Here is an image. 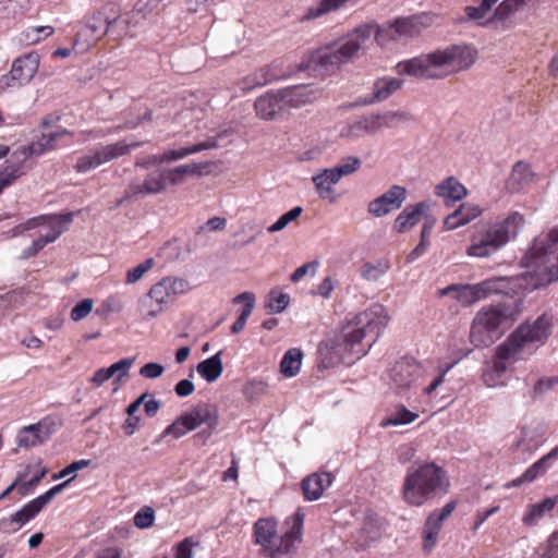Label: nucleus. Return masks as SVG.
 I'll list each match as a JSON object with an SVG mask.
<instances>
[{
    "label": "nucleus",
    "mask_w": 558,
    "mask_h": 558,
    "mask_svg": "<svg viewBox=\"0 0 558 558\" xmlns=\"http://www.w3.org/2000/svg\"><path fill=\"white\" fill-rule=\"evenodd\" d=\"M476 59L477 50L473 46L450 45L444 49L400 61L396 70L400 75L439 80L470 69Z\"/></svg>",
    "instance_id": "nucleus-1"
},
{
    "label": "nucleus",
    "mask_w": 558,
    "mask_h": 558,
    "mask_svg": "<svg viewBox=\"0 0 558 558\" xmlns=\"http://www.w3.org/2000/svg\"><path fill=\"white\" fill-rule=\"evenodd\" d=\"M524 288L535 290L558 280V226L535 238L523 258Z\"/></svg>",
    "instance_id": "nucleus-2"
},
{
    "label": "nucleus",
    "mask_w": 558,
    "mask_h": 558,
    "mask_svg": "<svg viewBox=\"0 0 558 558\" xmlns=\"http://www.w3.org/2000/svg\"><path fill=\"white\" fill-rule=\"evenodd\" d=\"M550 325V319L546 315L537 317L532 324H521L496 349L493 360L494 371L502 374L510 364L531 355L547 340Z\"/></svg>",
    "instance_id": "nucleus-3"
},
{
    "label": "nucleus",
    "mask_w": 558,
    "mask_h": 558,
    "mask_svg": "<svg viewBox=\"0 0 558 558\" xmlns=\"http://www.w3.org/2000/svg\"><path fill=\"white\" fill-rule=\"evenodd\" d=\"M450 487L449 476L441 466L425 462L408 470L401 495L411 507H421L439 494H447Z\"/></svg>",
    "instance_id": "nucleus-4"
},
{
    "label": "nucleus",
    "mask_w": 558,
    "mask_h": 558,
    "mask_svg": "<svg viewBox=\"0 0 558 558\" xmlns=\"http://www.w3.org/2000/svg\"><path fill=\"white\" fill-rule=\"evenodd\" d=\"M523 223L524 217L518 211L510 213L502 220L480 221L474 226L466 254L480 258L492 256L517 236Z\"/></svg>",
    "instance_id": "nucleus-5"
},
{
    "label": "nucleus",
    "mask_w": 558,
    "mask_h": 558,
    "mask_svg": "<svg viewBox=\"0 0 558 558\" xmlns=\"http://www.w3.org/2000/svg\"><path fill=\"white\" fill-rule=\"evenodd\" d=\"M304 515L296 512L286 520L287 530L282 535L277 533V522L271 519H259L254 524L255 541L260 545V553L269 558H279L295 551L301 542Z\"/></svg>",
    "instance_id": "nucleus-6"
},
{
    "label": "nucleus",
    "mask_w": 558,
    "mask_h": 558,
    "mask_svg": "<svg viewBox=\"0 0 558 558\" xmlns=\"http://www.w3.org/2000/svg\"><path fill=\"white\" fill-rule=\"evenodd\" d=\"M386 310L380 304L356 314L351 320V360H360L367 354L388 324Z\"/></svg>",
    "instance_id": "nucleus-7"
},
{
    "label": "nucleus",
    "mask_w": 558,
    "mask_h": 558,
    "mask_svg": "<svg viewBox=\"0 0 558 558\" xmlns=\"http://www.w3.org/2000/svg\"><path fill=\"white\" fill-rule=\"evenodd\" d=\"M514 319V311L507 304L484 306L472 322L470 340L475 347H488L502 333L500 327Z\"/></svg>",
    "instance_id": "nucleus-8"
},
{
    "label": "nucleus",
    "mask_w": 558,
    "mask_h": 558,
    "mask_svg": "<svg viewBox=\"0 0 558 558\" xmlns=\"http://www.w3.org/2000/svg\"><path fill=\"white\" fill-rule=\"evenodd\" d=\"M124 27L123 17L120 15V9L116 3H107L97 11L77 33V37L87 41H97L106 34H112L117 37L119 31Z\"/></svg>",
    "instance_id": "nucleus-9"
},
{
    "label": "nucleus",
    "mask_w": 558,
    "mask_h": 558,
    "mask_svg": "<svg viewBox=\"0 0 558 558\" xmlns=\"http://www.w3.org/2000/svg\"><path fill=\"white\" fill-rule=\"evenodd\" d=\"M349 59V40H341L320 48L305 57L299 71H308L319 75L332 71Z\"/></svg>",
    "instance_id": "nucleus-10"
},
{
    "label": "nucleus",
    "mask_w": 558,
    "mask_h": 558,
    "mask_svg": "<svg viewBox=\"0 0 558 558\" xmlns=\"http://www.w3.org/2000/svg\"><path fill=\"white\" fill-rule=\"evenodd\" d=\"M73 478L74 475L63 483L53 486L37 498L28 501L23 506L22 509L14 512L13 514L7 518H2L0 520V531L7 534L19 531L23 525L33 520L41 511V509L53 499L56 495L61 493L69 485Z\"/></svg>",
    "instance_id": "nucleus-11"
},
{
    "label": "nucleus",
    "mask_w": 558,
    "mask_h": 558,
    "mask_svg": "<svg viewBox=\"0 0 558 558\" xmlns=\"http://www.w3.org/2000/svg\"><path fill=\"white\" fill-rule=\"evenodd\" d=\"M202 424H206L209 429L216 428L218 424L216 410L206 403H198L191 411L180 415L162 432V436L172 435L178 439Z\"/></svg>",
    "instance_id": "nucleus-12"
},
{
    "label": "nucleus",
    "mask_w": 558,
    "mask_h": 558,
    "mask_svg": "<svg viewBox=\"0 0 558 558\" xmlns=\"http://www.w3.org/2000/svg\"><path fill=\"white\" fill-rule=\"evenodd\" d=\"M507 278H489L476 284H452L442 290V294L454 293V298L464 306L478 302L494 293H506Z\"/></svg>",
    "instance_id": "nucleus-13"
},
{
    "label": "nucleus",
    "mask_w": 558,
    "mask_h": 558,
    "mask_svg": "<svg viewBox=\"0 0 558 558\" xmlns=\"http://www.w3.org/2000/svg\"><path fill=\"white\" fill-rule=\"evenodd\" d=\"M434 23V15L422 13L409 17L397 19L386 28L378 33V44L384 45L386 40H401L414 38L430 27Z\"/></svg>",
    "instance_id": "nucleus-14"
},
{
    "label": "nucleus",
    "mask_w": 558,
    "mask_h": 558,
    "mask_svg": "<svg viewBox=\"0 0 558 558\" xmlns=\"http://www.w3.org/2000/svg\"><path fill=\"white\" fill-rule=\"evenodd\" d=\"M142 144L143 142L128 143L126 141H119L113 144L105 145L96 149L92 155L80 157L75 169L77 172H87L106 162L130 154L132 149L140 147Z\"/></svg>",
    "instance_id": "nucleus-15"
},
{
    "label": "nucleus",
    "mask_w": 558,
    "mask_h": 558,
    "mask_svg": "<svg viewBox=\"0 0 558 558\" xmlns=\"http://www.w3.org/2000/svg\"><path fill=\"white\" fill-rule=\"evenodd\" d=\"M423 368L414 359L403 357L387 372L389 387L398 395L409 391L421 377Z\"/></svg>",
    "instance_id": "nucleus-16"
},
{
    "label": "nucleus",
    "mask_w": 558,
    "mask_h": 558,
    "mask_svg": "<svg viewBox=\"0 0 558 558\" xmlns=\"http://www.w3.org/2000/svg\"><path fill=\"white\" fill-rule=\"evenodd\" d=\"M160 0H138L133 11L123 17L124 27L119 35L135 37L146 21H151L159 13Z\"/></svg>",
    "instance_id": "nucleus-17"
},
{
    "label": "nucleus",
    "mask_w": 558,
    "mask_h": 558,
    "mask_svg": "<svg viewBox=\"0 0 558 558\" xmlns=\"http://www.w3.org/2000/svg\"><path fill=\"white\" fill-rule=\"evenodd\" d=\"M166 186L161 169L150 172L142 183L132 181L125 189L124 195L118 202V205L124 202L137 201L147 195L159 194L166 190Z\"/></svg>",
    "instance_id": "nucleus-18"
},
{
    "label": "nucleus",
    "mask_w": 558,
    "mask_h": 558,
    "mask_svg": "<svg viewBox=\"0 0 558 558\" xmlns=\"http://www.w3.org/2000/svg\"><path fill=\"white\" fill-rule=\"evenodd\" d=\"M72 221V213L54 215L49 221V227L52 229V234H40L37 240H35L29 246L23 250L21 257L23 259H27L35 256L47 244L54 242L63 232H65Z\"/></svg>",
    "instance_id": "nucleus-19"
},
{
    "label": "nucleus",
    "mask_w": 558,
    "mask_h": 558,
    "mask_svg": "<svg viewBox=\"0 0 558 558\" xmlns=\"http://www.w3.org/2000/svg\"><path fill=\"white\" fill-rule=\"evenodd\" d=\"M347 174H349V163H342L335 168L324 169L313 175L312 181L318 196L320 198L328 199L331 203L336 202L337 196L333 191V185H336L342 177Z\"/></svg>",
    "instance_id": "nucleus-20"
},
{
    "label": "nucleus",
    "mask_w": 558,
    "mask_h": 558,
    "mask_svg": "<svg viewBox=\"0 0 558 558\" xmlns=\"http://www.w3.org/2000/svg\"><path fill=\"white\" fill-rule=\"evenodd\" d=\"M457 508V501L447 502L441 509L434 510L426 519L423 527L424 549L430 550L438 538L442 522L449 518Z\"/></svg>",
    "instance_id": "nucleus-21"
},
{
    "label": "nucleus",
    "mask_w": 558,
    "mask_h": 558,
    "mask_svg": "<svg viewBox=\"0 0 558 558\" xmlns=\"http://www.w3.org/2000/svg\"><path fill=\"white\" fill-rule=\"evenodd\" d=\"M407 199V190L401 185H392L386 193L368 204V213L375 217H383L399 209Z\"/></svg>",
    "instance_id": "nucleus-22"
},
{
    "label": "nucleus",
    "mask_w": 558,
    "mask_h": 558,
    "mask_svg": "<svg viewBox=\"0 0 558 558\" xmlns=\"http://www.w3.org/2000/svg\"><path fill=\"white\" fill-rule=\"evenodd\" d=\"M39 66V56L36 52H29L14 60L9 76L11 87L22 86L28 83L37 72Z\"/></svg>",
    "instance_id": "nucleus-23"
},
{
    "label": "nucleus",
    "mask_w": 558,
    "mask_h": 558,
    "mask_svg": "<svg viewBox=\"0 0 558 558\" xmlns=\"http://www.w3.org/2000/svg\"><path fill=\"white\" fill-rule=\"evenodd\" d=\"M171 294L161 279L155 283L148 293L141 300V308L145 317H156L163 312L170 301Z\"/></svg>",
    "instance_id": "nucleus-24"
},
{
    "label": "nucleus",
    "mask_w": 558,
    "mask_h": 558,
    "mask_svg": "<svg viewBox=\"0 0 558 558\" xmlns=\"http://www.w3.org/2000/svg\"><path fill=\"white\" fill-rule=\"evenodd\" d=\"M432 204L427 201L407 206L396 218L393 229L404 233L415 227L424 216H427Z\"/></svg>",
    "instance_id": "nucleus-25"
},
{
    "label": "nucleus",
    "mask_w": 558,
    "mask_h": 558,
    "mask_svg": "<svg viewBox=\"0 0 558 558\" xmlns=\"http://www.w3.org/2000/svg\"><path fill=\"white\" fill-rule=\"evenodd\" d=\"M28 168L24 153L15 149L5 161V167L0 170V194L5 187L12 185L20 177L25 174Z\"/></svg>",
    "instance_id": "nucleus-26"
},
{
    "label": "nucleus",
    "mask_w": 558,
    "mask_h": 558,
    "mask_svg": "<svg viewBox=\"0 0 558 558\" xmlns=\"http://www.w3.org/2000/svg\"><path fill=\"white\" fill-rule=\"evenodd\" d=\"M395 118L407 119V114L403 112L387 113L384 116H367L354 121L351 124V134L367 133L374 134L384 126H390Z\"/></svg>",
    "instance_id": "nucleus-27"
},
{
    "label": "nucleus",
    "mask_w": 558,
    "mask_h": 558,
    "mask_svg": "<svg viewBox=\"0 0 558 558\" xmlns=\"http://www.w3.org/2000/svg\"><path fill=\"white\" fill-rule=\"evenodd\" d=\"M281 62L275 61L270 65L263 66L254 73L247 75L240 81L239 86L242 90H252L256 87L264 86L272 81H277L286 76L284 73L278 71Z\"/></svg>",
    "instance_id": "nucleus-28"
},
{
    "label": "nucleus",
    "mask_w": 558,
    "mask_h": 558,
    "mask_svg": "<svg viewBox=\"0 0 558 558\" xmlns=\"http://www.w3.org/2000/svg\"><path fill=\"white\" fill-rule=\"evenodd\" d=\"M66 134H69L66 130L44 132L36 142H33L26 146H21L16 150L23 151L25 155V160L28 161L31 157H38L53 149L56 147L57 140Z\"/></svg>",
    "instance_id": "nucleus-29"
},
{
    "label": "nucleus",
    "mask_w": 558,
    "mask_h": 558,
    "mask_svg": "<svg viewBox=\"0 0 558 558\" xmlns=\"http://www.w3.org/2000/svg\"><path fill=\"white\" fill-rule=\"evenodd\" d=\"M255 110L257 116L264 120L275 119L277 114L286 111L280 89L259 96L255 101Z\"/></svg>",
    "instance_id": "nucleus-30"
},
{
    "label": "nucleus",
    "mask_w": 558,
    "mask_h": 558,
    "mask_svg": "<svg viewBox=\"0 0 558 558\" xmlns=\"http://www.w3.org/2000/svg\"><path fill=\"white\" fill-rule=\"evenodd\" d=\"M332 483V476L330 473H313L303 478L301 487L304 499L307 501H314L322 497L324 490L329 487Z\"/></svg>",
    "instance_id": "nucleus-31"
},
{
    "label": "nucleus",
    "mask_w": 558,
    "mask_h": 558,
    "mask_svg": "<svg viewBox=\"0 0 558 558\" xmlns=\"http://www.w3.org/2000/svg\"><path fill=\"white\" fill-rule=\"evenodd\" d=\"M286 109L299 108L311 102L316 97V90L312 85H294L280 89Z\"/></svg>",
    "instance_id": "nucleus-32"
},
{
    "label": "nucleus",
    "mask_w": 558,
    "mask_h": 558,
    "mask_svg": "<svg viewBox=\"0 0 558 558\" xmlns=\"http://www.w3.org/2000/svg\"><path fill=\"white\" fill-rule=\"evenodd\" d=\"M483 209L472 203H463L452 214L448 215L444 220L445 230H454L459 227L468 225L472 220L480 217Z\"/></svg>",
    "instance_id": "nucleus-33"
},
{
    "label": "nucleus",
    "mask_w": 558,
    "mask_h": 558,
    "mask_svg": "<svg viewBox=\"0 0 558 558\" xmlns=\"http://www.w3.org/2000/svg\"><path fill=\"white\" fill-rule=\"evenodd\" d=\"M535 178L530 163L518 161L512 167L509 178L506 181V189L510 193H519L529 186Z\"/></svg>",
    "instance_id": "nucleus-34"
},
{
    "label": "nucleus",
    "mask_w": 558,
    "mask_h": 558,
    "mask_svg": "<svg viewBox=\"0 0 558 558\" xmlns=\"http://www.w3.org/2000/svg\"><path fill=\"white\" fill-rule=\"evenodd\" d=\"M435 194L445 201L449 206L464 198L468 194L466 187L454 177H449L435 186Z\"/></svg>",
    "instance_id": "nucleus-35"
},
{
    "label": "nucleus",
    "mask_w": 558,
    "mask_h": 558,
    "mask_svg": "<svg viewBox=\"0 0 558 558\" xmlns=\"http://www.w3.org/2000/svg\"><path fill=\"white\" fill-rule=\"evenodd\" d=\"M381 521L377 514L367 513L363 525L356 532L355 538L359 547L368 546L371 542L376 541L380 536Z\"/></svg>",
    "instance_id": "nucleus-36"
},
{
    "label": "nucleus",
    "mask_w": 558,
    "mask_h": 558,
    "mask_svg": "<svg viewBox=\"0 0 558 558\" xmlns=\"http://www.w3.org/2000/svg\"><path fill=\"white\" fill-rule=\"evenodd\" d=\"M378 29L375 24H365L351 32V59L360 49L367 47L375 39L378 43Z\"/></svg>",
    "instance_id": "nucleus-37"
},
{
    "label": "nucleus",
    "mask_w": 558,
    "mask_h": 558,
    "mask_svg": "<svg viewBox=\"0 0 558 558\" xmlns=\"http://www.w3.org/2000/svg\"><path fill=\"white\" fill-rule=\"evenodd\" d=\"M558 457V445L553 448L547 454L543 456L539 460L529 466L525 472L518 478L513 480L512 485L519 486L525 482H533L541 474H544L548 469V461Z\"/></svg>",
    "instance_id": "nucleus-38"
},
{
    "label": "nucleus",
    "mask_w": 558,
    "mask_h": 558,
    "mask_svg": "<svg viewBox=\"0 0 558 558\" xmlns=\"http://www.w3.org/2000/svg\"><path fill=\"white\" fill-rule=\"evenodd\" d=\"M217 147V141L215 138H208L206 141L196 143L192 146L182 147L180 149H169L161 155V160L165 162L177 161L183 159L190 155L197 154L203 150L213 149Z\"/></svg>",
    "instance_id": "nucleus-39"
},
{
    "label": "nucleus",
    "mask_w": 558,
    "mask_h": 558,
    "mask_svg": "<svg viewBox=\"0 0 558 558\" xmlns=\"http://www.w3.org/2000/svg\"><path fill=\"white\" fill-rule=\"evenodd\" d=\"M403 81L397 77H381L374 83L372 98L364 104L383 101L389 98L395 92L399 90Z\"/></svg>",
    "instance_id": "nucleus-40"
},
{
    "label": "nucleus",
    "mask_w": 558,
    "mask_h": 558,
    "mask_svg": "<svg viewBox=\"0 0 558 558\" xmlns=\"http://www.w3.org/2000/svg\"><path fill=\"white\" fill-rule=\"evenodd\" d=\"M196 371L206 381H216L223 372L221 351L199 362L196 366Z\"/></svg>",
    "instance_id": "nucleus-41"
},
{
    "label": "nucleus",
    "mask_w": 558,
    "mask_h": 558,
    "mask_svg": "<svg viewBox=\"0 0 558 558\" xmlns=\"http://www.w3.org/2000/svg\"><path fill=\"white\" fill-rule=\"evenodd\" d=\"M48 433L43 434V425L40 423L23 427L17 434V445L20 447H35L43 444L48 438Z\"/></svg>",
    "instance_id": "nucleus-42"
},
{
    "label": "nucleus",
    "mask_w": 558,
    "mask_h": 558,
    "mask_svg": "<svg viewBox=\"0 0 558 558\" xmlns=\"http://www.w3.org/2000/svg\"><path fill=\"white\" fill-rule=\"evenodd\" d=\"M234 303H244V307L240 313L238 319L231 326L233 333H239L245 327L246 320L251 315L255 305V295L252 292H243L233 299Z\"/></svg>",
    "instance_id": "nucleus-43"
},
{
    "label": "nucleus",
    "mask_w": 558,
    "mask_h": 558,
    "mask_svg": "<svg viewBox=\"0 0 558 558\" xmlns=\"http://www.w3.org/2000/svg\"><path fill=\"white\" fill-rule=\"evenodd\" d=\"M303 352L298 348L289 349L280 362V372L286 377H294L300 373Z\"/></svg>",
    "instance_id": "nucleus-44"
},
{
    "label": "nucleus",
    "mask_w": 558,
    "mask_h": 558,
    "mask_svg": "<svg viewBox=\"0 0 558 558\" xmlns=\"http://www.w3.org/2000/svg\"><path fill=\"white\" fill-rule=\"evenodd\" d=\"M348 0H320L316 4L310 7L302 17V21H312L319 19L328 13L337 11Z\"/></svg>",
    "instance_id": "nucleus-45"
},
{
    "label": "nucleus",
    "mask_w": 558,
    "mask_h": 558,
    "mask_svg": "<svg viewBox=\"0 0 558 558\" xmlns=\"http://www.w3.org/2000/svg\"><path fill=\"white\" fill-rule=\"evenodd\" d=\"M165 183L169 182L172 185L181 184L185 175L195 174L201 172V166L196 163L181 165L172 169H161Z\"/></svg>",
    "instance_id": "nucleus-46"
},
{
    "label": "nucleus",
    "mask_w": 558,
    "mask_h": 558,
    "mask_svg": "<svg viewBox=\"0 0 558 558\" xmlns=\"http://www.w3.org/2000/svg\"><path fill=\"white\" fill-rule=\"evenodd\" d=\"M418 415L410 410H408L403 404H399L395 408V410L388 414L381 422L380 426H398L410 424L415 421Z\"/></svg>",
    "instance_id": "nucleus-47"
},
{
    "label": "nucleus",
    "mask_w": 558,
    "mask_h": 558,
    "mask_svg": "<svg viewBox=\"0 0 558 558\" xmlns=\"http://www.w3.org/2000/svg\"><path fill=\"white\" fill-rule=\"evenodd\" d=\"M389 267L390 265L387 259L366 262L361 266L360 272L363 279L376 281L388 271Z\"/></svg>",
    "instance_id": "nucleus-48"
},
{
    "label": "nucleus",
    "mask_w": 558,
    "mask_h": 558,
    "mask_svg": "<svg viewBox=\"0 0 558 558\" xmlns=\"http://www.w3.org/2000/svg\"><path fill=\"white\" fill-rule=\"evenodd\" d=\"M556 505L557 498H546L542 502L531 505L530 511L523 517V523L526 525L534 524L546 512L551 511Z\"/></svg>",
    "instance_id": "nucleus-49"
},
{
    "label": "nucleus",
    "mask_w": 558,
    "mask_h": 558,
    "mask_svg": "<svg viewBox=\"0 0 558 558\" xmlns=\"http://www.w3.org/2000/svg\"><path fill=\"white\" fill-rule=\"evenodd\" d=\"M530 0H504L495 10L494 16L497 20H506L523 8Z\"/></svg>",
    "instance_id": "nucleus-50"
},
{
    "label": "nucleus",
    "mask_w": 558,
    "mask_h": 558,
    "mask_svg": "<svg viewBox=\"0 0 558 558\" xmlns=\"http://www.w3.org/2000/svg\"><path fill=\"white\" fill-rule=\"evenodd\" d=\"M535 554L538 556L537 558H558V530L539 545Z\"/></svg>",
    "instance_id": "nucleus-51"
},
{
    "label": "nucleus",
    "mask_w": 558,
    "mask_h": 558,
    "mask_svg": "<svg viewBox=\"0 0 558 558\" xmlns=\"http://www.w3.org/2000/svg\"><path fill=\"white\" fill-rule=\"evenodd\" d=\"M303 208L300 206L293 207L291 210L287 211L282 216L278 218V220L268 227V232L275 233L283 230L290 222L294 221L302 214Z\"/></svg>",
    "instance_id": "nucleus-52"
},
{
    "label": "nucleus",
    "mask_w": 558,
    "mask_h": 558,
    "mask_svg": "<svg viewBox=\"0 0 558 558\" xmlns=\"http://www.w3.org/2000/svg\"><path fill=\"white\" fill-rule=\"evenodd\" d=\"M155 266L154 258H147L137 266L131 268L126 272V283L133 284L141 280L144 275Z\"/></svg>",
    "instance_id": "nucleus-53"
},
{
    "label": "nucleus",
    "mask_w": 558,
    "mask_h": 558,
    "mask_svg": "<svg viewBox=\"0 0 558 558\" xmlns=\"http://www.w3.org/2000/svg\"><path fill=\"white\" fill-rule=\"evenodd\" d=\"M53 33V28L51 26H38L26 29L23 33V40L27 45H34L39 43L41 39L50 36Z\"/></svg>",
    "instance_id": "nucleus-54"
},
{
    "label": "nucleus",
    "mask_w": 558,
    "mask_h": 558,
    "mask_svg": "<svg viewBox=\"0 0 558 558\" xmlns=\"http://www.w3.org/2000/svg\"><path fill=\"white\" fill-rule=\"evenodd\" d=\"M290 302V296L287 293H276L270 292L268 296L267 307L270 313H281L283 312Z\"/></svg>",
    "instance_id": "nucleus-55"
},
{
    "label": "nucleus",
    "mask_w": 558,
    "mask_h": 558,
    "mask_svg": "<svg viewBox=\"0 0 558 558\" xmlns=\"http://www.w3.org/2000/svg\"><path fill=\"white\" fill-rule=\"evenodd\" d=\"M155 510L151 507H143L134 515V525L138 529H148L154 524Z\"/></svg>",
    "instance_id": "nucleus-56"
},
{
    "label": "nucleus",
    "mask_w": 558,
    "mask_h": 558,
    "mask_svg": "<svg viewBox=\"0 0 558 558\" xmlns=\"http://www.w3.org/2000/svg\"><path fill=\"white\" fill-rule=\"evenodd\" d=\"M325 348L336 356H341L342 352L348 350L349 336L343 333L339 337L330 338L324 343Z\"/></svg>",
    "instance_id": "nucleus-57"
},
{
    "label": "nucleus",
    "mask_w": 558,
    "mask_h": 558,
    "mask_svg": "<svg viewBox=\"0 0 558 558\" xmlns=\"http://www.w3.org/2000/svg\"><path fill=\"white\" fill-rule=\"evenodd\" d=\"M166 283L171 296L181 295L190 291V283L182 278L166 277L162 279Z\"/></svg>",
    "instance_id": "nucleus-58"
},
{
    "label": "nucleus",
    "mask_w": 558,
    "mask_h": 558,
    "mask_svg": "<svg viewBox=\"0 0 558 558\" xmlns=\"http://www.w3.org/2000/svg\"><path fill=\"white\" fill-rule=\"evenodd\" d=\"M94 302L92 299H84L78 302L71 311V319L80 322L85 318L93 310Z\"/></svg>",
    "instance_id": "nucleus-59"
},
{
    "label": "nucleus",
    "mask_w": 558,
    "mask_h": 558,
    "mask_svg": "<svg viewBox=\"0 0 558 558\" xmlns=\"http://www.w3.org/2000/svg\"><path fill=\"white\" fill-rule=\"evenodd\" d=\"M475 2H480L478 7H466L465 13L471 20H480L483 19L487 11L490 10L495 2H490V0H474Z\"/></svg>",
    "instance_id": "nucleus-60"
},
{
    "label": "nucleus",
    "mask_w": 558,
    "mask_h": 558,
    "mask_svg": "<svg viewBox=\"0 0 558 558\" xmlns=\"http://www.w3.org/2000/svg\"><path fill=\"white\" fill-rule=\"evenodd\" d=\"M134 361V357H125L110 365L111 371H113L117 375L114 381H120L122 378L129 375V371L132 367Z\"/></svg>",
    "instance_id": "nucleus-61"
},
{
    "label": "nucleus",
    "mask_w": 558,
    "mask_h": 558,
    "mask_svg": "<svg viewBox=\"0 0 558 558\" xmlns=\"http://www.w3.org/2000/svg\"><path fill=\"white\" fill-rule=\"evenodd\" d=\"M89 464H90V461L85 460V459L74 461L71 464H69L66 468H64L62 471H60L59 473L53 474L52 478L60 480V478L66 477L69 475H73L77 471H80L84 468H87Z\"/></svg>",
    "instance_id": "nucleus-62"
},
{
    "label": "nucleus",
    "mask_w": 558,
    "mask_h": 558,
    "mask_svg": "<svg viewBox=\"0 0 558 558\" xmlns=\"http://www.w3.org/2000/svg\"><path fill=\"white\" fill-rule=\"evenodd\" d=\"M197 545L191 537L184 538L175 547L174 558H193V547Z\"/></svg>",
    "instance_id": "nucleus-63"
},
{
    "label": "nucleus",
    "mask_w": 558,
    "mask_h": 558,
    "mask_svg": "<svg viewBox=\"0 0 558 558\" xmlns=\"http://www.w3.org/2000/svg\"><path fill=\"white\" fill-rule=\"evenodd\" d=\"M165 368L161 364L150 362L141 367L140 375L144 378L154 379L161 376Z\"/></svg>",
    "instance_id": "nucleus-64"
}]
</instances>
